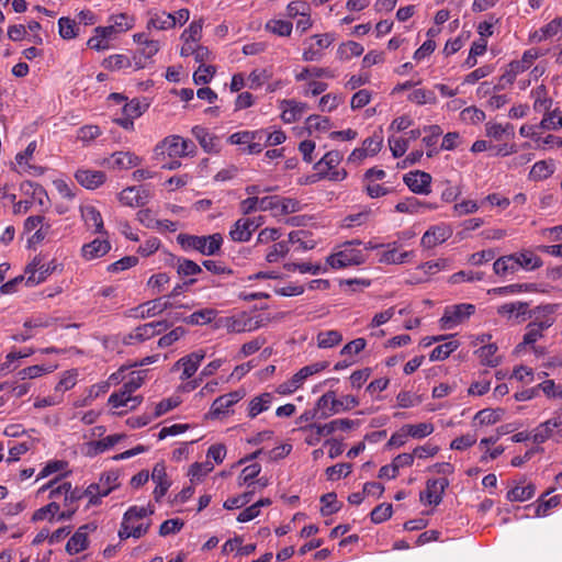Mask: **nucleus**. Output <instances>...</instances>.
Wrapping results in <instances>:
<instances>
[{"mask_svg": "<svg viewBox=\"0 0 562 562\" xmlns=\"http://www.w3.org/2000/svg\"><path fill=\"white\" fill-rule=\"evenodd\" d=\"M408 100L415 104H436L437 98L434 91L427 89H415L408 94Z\"/></svg>", "mask_w": 562, "mask_h": 562, "instance_id": "0e129e2a", "label": "nucleus"}, {"mask_svg": "<svg viewBox=\"0 0 562 562\" xmlns=\"http://www.w3.org/2000/svg\"><path fill=\"white\" fill-rule=\"evenodd\" d=\"M476 306L471 303H460L448 305L439 319L441 329L450 330L465 324L474 315Z\"/></svg>", "mask_w": 562, "mask_h": 562, "instance_id": "423d86ee", "label": "nucleus"}, {"mask_svg": "<svg viewBox=\"0 0 562 562\" xmlns=\"http://www.w3.org/2000/svg\"><path fill=\"white\" fill-rule=\"evenodd\" d=\"M290 251L289 244L285 240L273 244L266 254V260L269 263H276L284 258Z\"/></svg>", "mask_w": 562, "mask_h": 562, "instance_id": "774afa93", "label": "nucleus"}, {"mask_svg": "<svg viewBox=\"0 0 562 562\" xmlns=\"http://www.w3.org/2000/svg\"><path fill=\"white\" fill-rule=\"evenodd\" d=\"M271 78L272 71L270 69H254L248 76V87L254 90L259 89Z\"/></svg>", "mask_w": 562, "mask_h": 562, "instance_id": "338daca9", "label": "nucleus"}, {"mask_svg": "<svg viewBox=\"0 0 562 562\" xmlns=\"http://www.w3.org/2000/svg\"><path fill=\"white\" fill-rule=\"evenodd\" d=\"M171 307V303L168 297L161 296L155 300L147 301L138 305L134 312L136 317L149 318L161 314L164 311Z\"/></svg>", "mask_w": 562, "mask_h": 562, "instance_id": "aec40b11", "label": "nucleus"}, {"mask_svg": "<svg viewBox=\"0 0 562 562\" xmlns=\"http://www.w3.org/2000/svg\"><path fill=\"white\" fill-rule=\"evenodd\" d=\"M558 304H546L536 307L532 311L535 321L531 322L542 334L546 329L550 328L554 324V313L557 312Z\"/></svg>", "mask_w": 562, "mask_h": 562, "instance_id": "b1692460", "label": "nucleus"}, {"mask_svg": "<svg viewBox=\"0 0 562 562\" xmlns=\"http://www.w3.org/2000/svg\"><path fill=\"white\" fill-rule=\"evenodd\" d=\"M333 401L334 391H327L316 401L314 408L319 415V418L326 419L333 415H336V413L331 411Z\"/></svg>", "mask_w": 562, "mask_h": 562, "instance_id": "8fccbe9b", "label": "nucleus"}, {"mask_svg": "<svg viewBox=\"0 0 562 562\" xmlns=\"http://www.w3.org/2000/svg\"><path fill=\"white\" fill-rule=\"evenodd\" d=\"M217 314L218 312L215 308L205 307L193 312L183 321L188 325L203 326L212 323L216 318Z\"/></svg>", "mask_w": 562, "mask_h": 562, "instance_id": "e433bc0d", "label": "nucleus"}, {"mask_svg": "<svg viewBox=\"0 0 562 562\" xmlns=\"http://www.w3.org/2000/svg\"><path fill=\"white\" fill-rule=\"evenodd\" d=\"M493 270L495 274L501 277L517 272L519 269L514 254L496 259L493 263Z\"/></svg>", "mask_w": 562, "mask_h": 562, "instance_id": "79ce46f5", "label": "nucleus"}, {"mask_svg": "<svg viewBox=\"0 0 562 562\" xmlns=\"http://www.w3.org/2000/svg\"><path fill=\"white\" fill-rule=\"evenodd\" d=\"M364 48L363 46L355 41H347L341 43L337 48V58L341 61H347L352 57H358L362 55Z\"/></svg>", "mask_w": 562, "mask_h": 562, "instance_id": "37998d69", "label": "nucleus"}, {"mask_svg": "<svg viewBox=\"0 0 562 562\" xmlns=\"http://www.w3.org/2000/svg\"><path fill=\"white\" fill-rule=\"evenodd\" d=\"M518 269L531 271L541 267V259L530 250L514 254Z\"/></svg>", "mask_w": 562, "mask_h": 562, "instance_id": "a18cd8bd", "label": "nucleus"}, {"mask_svg": "<svg viewBox=\"0 0 562 562\" xmlns=\"http://www.w3.org/2000/svg\"><path fill=\"white\" fill-rule=\"evenodd\" d=\"M140 164V158L131 151H115L106 159L108 167L116 170H126Z\"/></svg>", "mask_w": 562, "mask_h": 562, "instance_id": "bb28decb", "label": "nucleus"}, {"mask_svg": "<svg viewBox=\"0 0 562 562\" xmlns=\"http://www.w3.org/2000/svg\"><path fill=\"white\" fill-rule=\"evenodd\" d=\"M504 411L501 408H484L479 411L474 416V422L479 425H494L501 420Z\"/></svg>", "mask_w": 562, "mask_h": 562, "instance_id": "864d4df0", "label": "nucleus"}, {"mask_svg": "<svg viewBox=\"0 0 562 562\" xmlns=\"http://www.w3.org/2000/svg\"><path fill=\"white\" fill-rule=\"evenodd\" d=\"M111 249V244L106 238H95L92 241L85 244L81 248V256L86 260H94L105 256Z\"/></svg>", "mask_w": 562, "mask_h": 562, "instance_id": "7c9ffc66", "label": "nucleus"}, {"mask_svg": "<svg viewBox=\"0 0 562 562\" xmlns=\"http://www.w3.org/2000/svg\"><path fill=\"white\" fill-rule=\"evenodd\" d=\"M273 398V394L269 392L252 397L248 403V417L255 418L259 414L268 411L271 407Z\"/></svg>", "mask_w": 562, "mask_h": 562, "instance_id": "72a5a7b5", "label": "nucleus"}, {"mask_svg": "<svg viewBox=\"0 0 562 562\" xmlns=\"http://www.w3.org/2000/svg\"><path fill=\"white\" fill-rule=\"evenodd\" d=\"M360 402L355 395H344L340 398H337L336 392L334 391V401L331 405V411L334 413L339 414L342 412H348L357 406H359Z\"/></svg>", "mask_w": 562, "mask_h": 562, "instance_id": "5fc2aeb1", "label": "nucleus"}, {"mask_svg": "<svg viewBox=\"0 0 562 562\" xmlns=\"http://www.w3.org/2000/svg\"><path fill=\"white\" fill-rule=\"evenodd\" d=\"M542 55L543 53L539 48H530L525 50L519 60H513L508 65L506 71L501 77V81L513 83L518 75L528 70L532 66L533 61Z\"/></svg>", "mask_w": 562, "mask_h": 562, "instance_id": "9d476101", "label": "nucleus"}, {"mask_svg": "<svg viewBox=\"0 0 562 562\" xmlns=\"http://www.w3.org/2000/svg\"><path fill=\"white\" fill-rule=\"evenodd\" d=\"M344 156L339 150L327 151L315 165L314 169L317 171V176L322 177V172H328L329 170L338 167Z\"/></svg>", "mask_w": 562, "mask_h": 562, "instance_id": "f704fd0d", "label": "nucleus"}, {"mask_svg": "<svg viewBox=\"0 0 562 562\" xmlns=\"http://www.w3.org/2000/svg\"><path fill=\"white\" fill-rule=\"evenodd\" d=\"M449 481L447 479L428 480L426 490L419 495L420 502L427 505H439L442 501V494L448 487Z\"/></svg>", "mask_w": 562, "mask_h": 562, "instance_id": "2eb2a0df", "label": "nucleus"}, {"mask_svg": "<svg viewBox=\"0 0 562 562\" xmlns=\"http://www.w3.org/2000/svg\"><path fill=\"white\" fill-rule=\"evenodd\" d=\"M553 437H558V440H562V409L532 430V440L535 443H543Z\"/></svg>", "mask_w": 562, "mask_h": 562, "instance_id": "f8f14e48", "label": "nucleus"}, {"mask_svg": "<svg viewBox=\"0 0 562 562\" xmlns=\"http://www.w3.org/2000/svg\"><path fill=\"white\" fill-rule=\"evenodd\" d=\"M151 480L156 484L154 490V497L156 501H160L170 486V481L168 480L166 467L164 463L155 464L151 472Z\"/></svg>", "mask_w": 562, "mask_h": 562, "instance_id": "c756f323", "label": "nucleus"}, {"mask_svg": "<svg viewBox=\"0 0 562 562\" xmlns=\"http://www.w3.org/2000/svg\"><path fill=\"white\" fill-rule=\"evenodd\" d=\"M149 191L143 187H127L119 194L121 204L130 207L143 206L148 202Z\"/></svg>", "mask_w": 562, "mask_h": 562, "instance_id": "6ab92c4d", "label": "nucleus"}, {"mask_svg": "<svg viewBox=\"0 0 562 562\" xmlns=\"http://www.w3.org/2000/svg\"><path fill=\"white\" fill-rule=\"evenodd\" d=\"M177 273L182 277H193L202 273V268L193 260L187 258H178L176 261Z\"/></svg>", "mask_w": 562, "mask_h": 562, "instance_id": "bf43d9fd", "label": "nucleus"}, {"mask_svg": "<svg viewBox=\"0 0 562 562\" xmlns=\"http://www.w3.org/2000/svg\"><path fill=\"white\" fill-rule=\"evenodd\" d=\"M147 15V30L167 31L176 26L172 14L166 11L149 10Z\"/></svg>", "mask_w": 562, "mask_h": 562, "instance_id": "cd10ccee", "label": "nucleus"}, {"mask_svg": "<svg viewBox=\"0 0 562 562\" xmlns=\"http://www.w3.org/2000/svg\"><path fill=\"white\" fill-rule=\"evenodd\" d=\"M265 223V217H240L238 218L229 229V237L232 240L237 243H246L250 240L252 233L258 229Z\"/></svg>", "mask_w": 562, "mask_h": 562, "instance_id": "9b49d317", "label": "nucleus"}, {"mask_svg": "<svg viewBox=\"0 0 562 562\" xmlns=\"http://www.w3.org/2000/svg\"><path fill=\"white\" fill-rule=\"evenodd\" d=\"M239 400L240 396L236 392L218 396L211 406V414L213 416L225 414L228 408L236 404Z\"/></svg>", "mask_w": 562, "mask_h": 562, "instance_id": "58836bf2", "label": "nucleus"}, {"mask_svg": "<svg viewBox=\"0 0 562 562\" xmlns=\"http://www.w3.org/2000/svg\"><path fill=\"white\" fill-rule=\"evenodd\" d=\"M266 30L279 36H290L293 24L286 20L272 19L266 23Z\"/></svg>", "mask_w": 562, "mask_h": 562, "instance_id": "680f3d73", "label": "nucleus"}, {"mask_svg": "<svg viewBox=\"0 0 562 562\" xmlns=\"http://www.w3.org/2000/svg\"><path fill=\"white\" fill-rule=\"evenodd\" d=\"M361 244L360 240L344 243L326 258V262L334 269L359 266L366 262L368 255L361 249Z\"/></svg>", "mask_w": 562, "mask_h": 562, "instance_id": "7ed1b4c3", "label": "nucleus"}, {"mask_svg": "<svg viewBox=\"0 0 562 562\" xmlns=\"http://www.w3.org/2000/svg\"><path fill=\"white\" fill-rule=\"evenodd\" d=\"M555 170V164L552 159L537 161L530 172L529 177L532 180H544L549 178Z\"/></svg>", "mask_w": 562, "mask_h": 562, "instance_id": "de8ad7c7", "label": "nucleus"}, {"mask_svg": "<svg viewBox=\"0 0 562 562\" xmlns=\"http://www.w3.org/2000/svg\"><path fill=\"white\" fill-rule=\"evenodd\" d=\"M529 304L526 302H510L497 307V314L506 319H517L518 323L526 319Z\"/></svg>", "mask_w": 562, "mask_h": 562, "instance_id": "c85d7f7f", "label": "nucleus"}, {"mask_svg": "<svg viewBox=\"0 0 562 562\" xmlns=\"http://www.w3.org/2000/svg\"><path fill=\"white\" fill-rule=\"evenodd\" d=\"M327 367V361H321L305 366L302 369H300L295 374H293L292 379L294 380L299 387H302V385L310 376L324 371Z\"/></svg>", "mask_w": 562, "mask_h": 562, "instance_id": "ea45409f", "label": "nucleus"}, {"mask_svg": "<svg viewBox=\"0 0 562 562\" xmlns=\"http://www.w3.org/2000/svg\"><path fill=\"white\" fill-rule=\"evenodd\" d=\"M450 269V260L446 258H440L432 261H427L417 267V270H422L425 278L418 277L415 273L411 276L408 280L409 283H420L425 282L429 279L430 276H434L440 271H446Z\"/></svg>", "mask_w": 562, "mask_h": 562, "instance_id": "5701e85b", "label": "nucleus"}, {"mask_svg": "<svg viewBox=\"0 0 562 562\" xmlns=\"http://www.w3.org/2000/svg\"><path fill=\"white\" fill-rule=\"evenodd\" d=\"M335 38L334 33L315 34L305 38L302 59L304 61H319L325 55V49L335 42Z\"/></svg>", "mask_w": 562, "mask_h": 562, "instance_id": "0eeeda50", "label": "nucleus"}, {"mask_svg": "<svg viewBox=\"0 0 562 562\" xmlns=\"http://www.w3.org/2000/svg\"><path fill=\"white\" fill-rule=\"evenodd\" d=\"M316 341L318 348H333L342 341V335L335 329L324 330L317 334Z\"/></svg>", "mask_w": 562, "mask_h": 562, "instance_id": "09e8293b", "label": "nucleus"}, {"mask_svg": "<svg viewBox=\"0 0 562 562\" xmlns=\"http://www.w3.org/2000/svg\"><path fill=\"white\" fill-rule=\"evenodd\" d=\"M426 202L420 201L415 196H409L395 205V211L398 213L419 214L423 213V207Z\"/></svg>", "mask_w": 562, "mask_h": 562, "instance_id": "4d7b16f0", "label": "nucleus"}, {"mask_svg": "<svg viewBox=\"0 0 562 562\" xmlns=\"http://www.w3.org/2000/svg\"><path fill=\"white\" fill-rule=\"evenodd\" d=\"M195 145L192 140L186 139L179 135L165 137L155 147L156 156L167 155L170 158L189 157L195 154Z\"/></svg>", "mask_w": 562, "mask_h": 562, "instance_id": "39448f33", "label": "nucleus"}, {"mask_svg": "<svg viewBox=\"0 0 562 562\" xmlns=\"http://www.w3.org/2000/svg\"><path fill=\"white\" fill-rule=\"evenodd\" d=\"M145 374L146 371L132 372L122 387L110 395L108 403L112 408L117 409L115 414L122 415L140 405L143 397L133 394L143 385Z\"/></svg>", "mask_w": 562, "mask_h": 562, "instance_id": "f257e3e1", "label": "nucleus"}, {"mask_svg": "<svg viewBox=\"0 0 562 562\" xmlns=\"http://www.w3.org/2000/svg\"><path fill=\"white\" fill-rule=\"evenodd\" d=\"M57 366L55 364H35L20 370L16 375L20 380H33L42 375L53 372Z\"/></svg>", "mask_w": 562, "mask_h": 562, "instance_id": "c03bdc74", "label": "nucleus"}, {"mask_svg": "<svg viewBox=\"0 0 562 562\" xmlns=\"http://www.w3.org/2000/svg\"><path fill=\"white\" fill-rule=\"evenodd\" d=\"M282 109L281 119L284 123H294L299 121L308 110V105L295 100L281 101Z\"/></svg>", "mask_w": 562, "mask_h": 562, "instance_id": "a878e982", "label": "nucleus"}, {"mask_svg": "<svg viewBox=\"0 0 562 562\" xmlns=\"http://www.w3.org/2000/svg\"><path fill=\"white\" fill-rule=\"evenodd\" d=\"M452 228L447 223L430 226L422 236L420 245L426 249H432L445 243L452 236Z\"/></svg>", "mask_w": 562, "mask_h": 562, "instance_id": "4468645a", "label": "nucleus"}, {"mask_svg": "<svg viewBox=\"0 0 562 562\" xmlns=\"http://www.w3.org/2000/svg\"><path fill=\"white\" fill-rule=\"evenodd\" d=\"M542 120L538 124L544 131H558L562 128V115L559 108L550 109L548 112H541Z\"/></svg>", "mask_w": 562, "mask_h": 562, "instance_id": "49530a36", "label": "nucleus"}, {"mask_svg": "<svg viewBox=\"0 0 562 562\" xmlns=\"http://www.w3.org/2000/svg\"><path fill=\"white\" fill-rule=\"evenodd\" d=\"M80 216L88 229H92L94 234L108 235L104 229L102 215L94 205L82 204L80 206Z\"/></svg>", "mask_w": 562, "mask_h": 562, "instance_id": "dca6fc26", "label": "nucleus"}, {"mask_svg": "<svg viewBox=\"0 0 562 562\" xmlns=\"http://www.w3.org/2000/svg\"><path fill=\"white\" fill-rule=\"evenodd\" d=\"M205 358V351L198 350L180 358L173 366L175 370L182 369L181 380H188L194 375L201 362Z\"/></svg>", "mask_w": 562, "mask_h": 562, "instance_id": "a211bd4d", "label": "nucleus"}, {"mask_svg": "<svg viewBox=\"0 0 562 562\" xmlns=\"http://www.w3.org/2000/svg\"><path fill=\"white\" fill-rule=\"evenodd\" d=\"M75 178L79 184L88 190H94L101 187L106 180V176L103 171L90 169L77 170Z\"/></svg>", "mask_w": 562, "mask_h": 562, "instance_id": "393cba45", "label": "nucleus"}, {"mask_svg": "<svg viewBox=\"0 0 562 562\" xmlns=\"http://www.w3.org/2000/svg\"><path fill=\"white\" fill-rule=\"evenodd\" d=\"M192 135L196 138L201 147L206 153H212L217 150V139L203 126H194L192 128Z\"/></svg>", "mask_w": 562, "mask_h": 562, "instance_id": "4c0bfd02", "label": "nucleus"}, {"mask_svg": "<svg viewBox=\"0 0 562 562\" xmlns=\"http://www.w3.org/2000/svg\"><path fill=\"white\" fill-rule=\"evenodd\" d=\"M536 486L532 483H528L524 486H515L507 492V499L510 502H525L533 497Z\"/></svg>", "mask_w": 562, "mask_h": 562, "instance_id": "603ef678", "label": "nucleus"}, {"mask_svg": "<svg viewBox=\"0 0 562 562\" xmlns=\"http://www.w3.org/2000/svg\"><path fill=\"white\" fill-rule=\"evenodd\" d=\"M261 211H271L274 216H283L300 211V202L279 195L265 196Z\"/></svg>", "mask_w": 562, "mask_h": 562, "instance_id": "ddd939ff", "label": "nucleus"}, {"mask_svg": "<svg viewBox=\"0 0 562 562\" xmlns=\"http://www.w3.org/2000/svg\"><path fill=\"white\" fill-rule=\"evenodd\" d=\"M102 66L105 69L115 71V70H121V69H126V68L132 67V63L126 55L115 54V55H111L108 58H105L102 63Z\"/></svg>", "mask_w": 562, "mask_h": 562, "instance_id": "e2e57ef3", "label": "nucleus"}, {"mask_svg": "<svg viewBox=\"0 0 562 562\" xmlns=\"http://www.w3.org/2000/svg\"><path fill=\"white\" fill-rule=\"evenodd\" d=\"M407 435L414 439H424L431 435L435 426L431 423L405 424Z\"/></svg>", "mask_w": 562, "mask_h": 562, "instance_id": "052dcab7", "label": "nucleus"}, {"mask_svg": "<svg viewBox=\"0 0 562 562\" xmlns=\"http://www.w3.org/2000/svg\"><path fill=\"white\" fill-rule=\"evenodd\" d=\"M177 241L187 251L195 250L203 256H214L221 250L223 237L220 233L207 236L179 234Z\"/></svg>", "mask_w": 562, "mask_h": 562, "instance_id": "20e7f679", "label": "nucleus"}, {"mask_svg": "<svg viewBox=\"0 0 562 562\" xmlns=\"http://www.w3.org/2000/svg\"><path fill=\"white\" fill-rule=\"evenodd\" d=\"M52 273L49 265L43 262L42 258H34L25 269V283L29 286L40 284Z\"/></svg>", "mask_w": 562, "mask_h": 562, "instance_id": "f3484780", "label": "nucleus"}, {"mask_svg": "<svg viewBox=\"0 0 562 562\" xmlns=\"http://www.w3.org/2000/svg\"><path fill=\"white\" fill-rule=\"evenodd\" d=\"M405 184L416 194L430 192L431 176L424 171H412L404 177Z\"/></svg>", "mask_w": 562, "mask_h": 562, "instance_id": "4be33fe9", "label": "nucleus"}, {"mask_svg": "<svg viewBox=\"0 0 562 562\" xmlns=\"http://www.w3.org/2000/svg\"><path fill=\"white\" fill-rule=\"evenodd\" d=\"M215 328H224L228 333H245L251 329L250 319L245 316L221 317L215 322Z\"/></svg>", "mask_w": 562, "mask_h": 562, "instance_id": "2f4dec72", "label": "nucleus"}, {"mask_svg": "<svg viewBox=\"0 0 562 562\" xmlns=\"http://www.w3.org/2000/svg\"><path fill=\"white\" fill-rule=\"evenodd\" d=\"M120 486L119 473L109 471L103 473L97 483L90 484L86 488L90 505L100 504L102 497L108 496L113 490Z\"/></svg>", "mask_w": 562, "mask_h": 562, "instance_id": "6e6552de", "label": "nucleus"}, {"mask_svg": "<svg viewBox=\"0 0 562 562\" xmlns=\"http://www.w3.org/2000/svg\"><path fill=\"white\" fill-rule=\"evenodd\" d=\"M125 436L121 434L110 435L101 440L90 441L86 445V454L95 457L119 443Z\"/></svg>", "mask_w": 562, "mask_h": 562, "instance_id": "473e14b6", "label": "nucleus"}, {"mask_svg": "<svg viewBox=\"0 0 562 562\" xmlns=\"http://www.w3.org/2000/svg\"><path fill=\"white\" fill-rule=\"evenodd\" d=\"M306 130L310 134L314 132H327L331 127L330 119L317 114L310 115L305 122Z\"/></svg>", "mask_w": 562, "mask_h": 562, "instance_id": "6e6d98bb", "label": "nucleus"}, {"mask_svg": "<svg viewBox=\"0 0 562 562\" xmlns=\"http://www.w3.org/2000/svg\"><path fill=\"white\" fill-rule=\"evenodd\" d=\"M497 346L495 344H487L476 350L477 357L482 364L487 367H496L499 363V359L496 356Z\"/></svg>", "mask_w": 562, "mask_h": 562, "instance_id": "3c124183", "label": "nucleus"}, {"mask_svg": "<svg viewBox=\"0 0 562 562\" xmlns=\"http://www.w3.org/2000/svg\"><path fill=\"white\" fill-rule=\"evenodd\" d=\"M168 328L166 321L150 322L134 328L131 333L122 337V342L126 346L140 344L151 337L160 334Z\"/></svg>", "mask_w": 562, "mask_h": 562, "instance_id": "1a4fd4ad", "label": "nucleus"}, {"mask_svg": "<svg viewBox=\"0 0 562 562\" xmlns=\"http://www.w3.org/2000/svg\"><path fill=\"white\" fill-rule=\"evenodd\" d=\"M531 98L533 100V111L537 113L548 112L552 108L553 101L543 85L538 86L531 91Z\"/></svg>", "mask_w": 562, "mask_h": 562, "instance_id": "c9c22d12", "label": "nucleus"}, {"mask_svg": "<svg viewBox=\"0 0 562 562\" xmlns=\"http://www.w3.org/2000/svg\"><path fill=\"white\" fill-rule=\"evenodd\" d=\"M460 344L458 340H448L430 352L429 359L431 361H441L447 359L454 350L459 348Z\"/></svg>", "mask_w": 562, "mask_h": 562, "instance_id": "13d9d810", "label": "nucleus"}, {"mask_svg": "<svg viewBox=\"0 0 562 562\" xmlns=\"http://www.w3.org/2000/svg\"><path fill=\"white\" fill-rule=\"evenodd\" d=\"M383 135L382 130L374 132L372 136L366 138L362 142L361 148L369 155V157L375 156L382 148Z\"/></svg>", "mask_w": 562, "mask_h": 562, "instance_id": "69168bd1", "label": "nucleus"}, {"mask_svg": "<svg viewBox=\"0 0 562 562\" xmlns=\"http://www.w3.org/2000/svg\"><path fill=\"white\" fill-rule=\"evenodd\" d=\"M97 526L93 524H86L80 526L77 531L72 535V537L68 540L66 544V551L69 554H77L88 547V535L91 531H94Z\"/></svg>", "mask_w": 562, "mask_h": 562, "instance_id": "412c9836", "label": "nucleus"}, {"mask_svg": "<svg viewBox=\"0 0 562 562\" xmlns=\"http://www.w3.org/2000/svg\"><path fill=\"white\" fill-rule=\"evenodd\" d=\"M485 133L486 136L501 140L505 137L514 136V126L510 123L501 124L496 122H487L485 124Z\"/></svg>", "mask_w": 562, "mask_h": 562, "instance_id": "a19ab883", "label": "nucleus"}, {"mask_svg": "<svg viewBox=\"0 0 562 562\" xmlns=\"http://www.w3.org/2000/svg\"><path fill=\"white\" fill-rule=\"evenodd\" d=\"M153 514L154 508L150 505L130 507L125 512L121 522L119 530L120 539L124 540L130 537L138 539L145 536L150 528V516Z\"/></svg>", "mask_w": 562, "mask_h": 562, "instance_id": "f03ea898", "label": "nucleus"}]
</instances>
